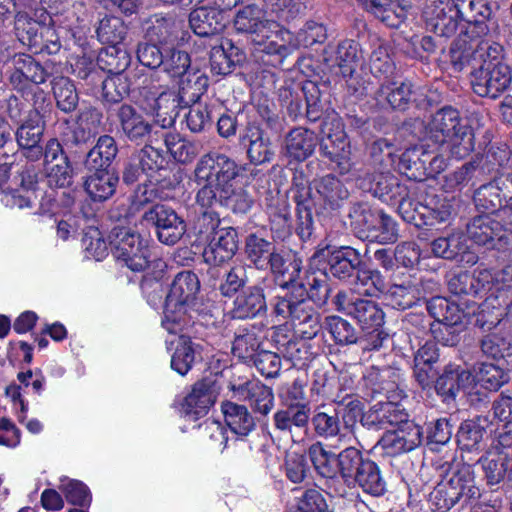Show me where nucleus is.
<instances>
[{
	"label": "nucleus",
	"mask_w": 512,
	"mask_h": 512,
	"mask_svg": "<svg viewBox=\"0 0 512 512\" xmlns=\"http://www.w3.org/2000/svg\"><path fill=\"white\" fill-rule=\"evenodd\" d=\"M164 142L167 151L180 163L192 161L198 153L197 147L193 143L182 139L178 134H166Z\"/></svg>",
	"instance_id": "nucleus-56"
},
{
	"label": "nucleus",
	"mask_w": 512,
	"mask_h": 512,
	"mask_svg": "<svg viewBox=\"0 0 512 512\" xmlns=\"http://www.w3.org/2000/svg\"><path fill=\"white\" fill-rule=\"evenodd\" d=\"M386 402L374 404L362 418L363 425L374 429H387L390 426L399 425L408 418L405 409L399 401L405 397L402 390L385 389Z\"/></svg>",
	"instance_id": "nucleus-18"
},
{
	"label": "nucleus",
	"mask_w": 512,
	"mask_h": 512,
	"mask_svg": "<svg viewBox=\"0 0 512 512\" xmlns=\"http://www.w3.org/2000/svg\"><path fill=\"white\" fill-rule=\"evenodd\" d=\"M385 283L380 272L376 270H362L357 274L355 289L351 290L357 296H375L382 292Z\"/></svg>",
	"instance_id": "nucleus-57"
},
{
	"label": "nucleus",
	"mask_w": 512,
	"mask_h": 512,
	"mask_svg": "<svg viewBox=\"0 0 512 512\" xmlns=\"http://www.w3.org/2000/svg\"><path fill=\"white\" fill-rule=\"evenodd\" d=\"M271 250H273V244L264 238L255 234L246 238V256L258 269L268 267V257L271 256Z\"/></svg>",
	"instance_id": "nucleus-54"
},
{
	"label": "nucleus",
	"mask_w": 512,
	"mask_h": 512,
	"mask_svg": "<svg viewBox=\"0 0 512 512\" xmlns=\"http://www.w3.org/2000/svg\"><path fill=\"white\" fill-rule=\"evenodd\" d=\"M189 14V24L193 32L201 37H210L222 33L229 20L204 0Z\"/></svg>",
	"instance_id": "nucleus-25"
},
{
	"label": "nucleus",
	"mask_w": 512,
	"mask_h": 512,
	"mask_svg": "<svg viewBox=\"0 0 512 512\" xmlns=\"http://www.w3.org/2000/svg\"><path fill=\"white\" fill-rule=\"evenodd\" d=\"M311 190L315 191L313 197L316 202L331 209L338 207L340 202L349 195L344 184L333 175L315 179L312 182Z\"/></svg>",
	"instance_id": "nucleus-35"
},
{
	"label": "nucleus",
	"mask_w": 512,
	"mask_h": 512,
	"mask_svg": "<svg viewBox=\"0 0 512 512\" xmlns=\"http://www.w3.org/2000/svg\"><path fill=\"white\" fill-rule=\"evenodd\" d=\"M141 173H145L146 180L142 191L143 200L151 201L154 197L167 198L169 193L178 183L177 177L168 167V163L160 150L145 146L138 154Z\"/></svg>",
	"instance_id": "nucleus-6"
},
{
	"label": "nucleus",
	"mask_w": 512,
	"mask_h": 512,
	"mask_svg": "<svg viewBox=\"0 0 512 512\" xmlns=\"http://www.w3.org/2000/svg\"><path fill=\"white\" fill-rule=\"evenodd\" d=\"M11 65L10 83L19 91L30 85H40L48 77L46 70L34 58L25 53L14 54L9 60Z\"/></svg>",
	"instance_id": "nucleus-21"
},
{
	"label": "nucleus",
	"mask_w": 512,
	"mask_h": 512,
	"mask_svg": "<svg viewBox=\"0 0 512 512\" xmlns=\"http://www.w3.org/2000/svg\"><path fill=\"white\" fill-rule=\"evenodd\" d=\"M237 250V231L232 227L219 228L204 249L203 258L207 264L218 266L232 259Z\"/></svg>",
	"instance_id": "nucleus-24"
},
{
	"label": "nucleus",
	"mask_w": 512,
	"mask_h": 512,
	"mask_svg": "<svg viewBox=\"0 0 512 512\" xmlns=\"http://www.w3.org/2000/svg\"><path fill=\"white\" fill-rule=\"evenodd\" d=\"M100 61L105 63L110 74H125L131 56L125 49L112 45L101 54Z\"/></svg>",
	"instance_id": "nucleus-63"
},
{
	"label": "nucleus",
	"mask_w": 512,
	"mask_h": 512,
	"mask_svg": "<svg viewBox=\"0 0 512 512\" xmlns=\"http://www.w3.org/2000/svg\"><path fill=\"white\" fill-rule=\"evenodd\" d=\"M34 4L33 0H29L26 10L17 11L15 16V34L23 45L30 48L41 45L44 37L54 36L52 27L33 19L32 13L36 15Z\"/></svg>",
	"instance_id": "nucleus-22"
},
{
	"label": "nucleus",
	"mask_w": 512,
	"mask_h": 512,
	"mask_svg": "<svg viewBox=\"0 0 512 512\" xmlns=\"http://www.w3.org/2000/svg\"><path fill=\"white\" fill-rule=\"evenodd\" d=\"M118 119L122 132L131 141L143 140L151 131L150 123L130 105L119 108Z\"/></svg>",
	"instance_id": "nucleus-39"
},
{
	"label": "nucleus",
	"mask_w": 512,
	"mask_h": 512,
	"mask_svg": "<svg viewBox=\"0 0 512 512\" xmlns=\"http://www.w3.org/2000/svg\"><path fill=\"white\" fill-rule=\"evenodd\" d=\"M242 144L247 148V156L255 165L270 162L274 156L270 138L258 126L250 125L241 137Z\"/></svg>",
	"instance_id": "nucleus-34"
},
{
	"label": "nucleus",
	"mask_w": 512,
	"mask_h": 512,
	"mask_svg": "<svg viewBox=\"0 0 512 512\" xmlns=\"http://www.w3.org/2000/svg\"><path fill=\"white\" fill-rule=\"evenodd\" d=\"M221 409L231 433L246 436L253 430L254 419L245 406L227 401Z\"/></svg>",
	"instance_id": "nucleus-40"
},
{
	"label": "nucleus",
	"mask_w": 512,
	"mask_h": 512,
	"mask_svg": "<svg viewBox=\"0 0 512 512\" xmlns=\"http://www.w3.org/2000/svg\"><path fill=\"white\" fill-rule=\"evenodd\" d=\"M461 13H466V0H432L423 10V18L427 30L448 38L457 31Z\"/></svg>",
	"instance_id": "nucleus-11"
},
{
	"label": "nucleus",
	"mask_w": 512,
	"mask_h": 512,
	"mask_svg": "<svg viewBox=\"0 0 512 512\" xmlns=\"http://www.w3.org/2000/svg\"><path fill=\"white\" fill-rule=\"evenodd\" d=\"M481 350L489 358L512 364V341L506 336L496 333L484 336L481 341Z\"/></svg>",
	"instance_id": "nucleus-51"
},
{
	"label": "nucleus",
	"mask_w": 512,
	"mask_h": 512,
	"mask_svg": "<svg viewBox=\"0 0 512 512\" xmlns=\"http://www.w3.org/2000/svg\"><path fill=\"white\" fill-rule=\"evenodd\" d=\"M473 199L478 210L496 214L512 227V173L481 185L475 190Z\"/></svg>",
	"instance_id": "nucleus-8"
},
{
	"label": "nucleus",
	"mask_w": 512,
	"mask_h": 512,
	"mask_svg": "<svg viewBox=\"0 0 512 512\" xmlns=\"http://www.w3.org/2000/svg\"><path fill=\"white\" fill-rule=\"evenodd\" d=\"M43 131L42 115H38L37 112L27 114L15 133L19 147H31L34 144H39Z\"/></svg>",
	"instance_id": "nucleus-49"
},
{
	"label": "nucleus",
	"mask_w": 512,
	"mask_h": 512,
	"mask_svg": "<svg viewBox=\"0 0 512 512\" xmlns=\"http://www.w3.org/2000/svg\"><path fill=\"white\" fill-rule=\"evenodd\" d=\"M479 462L489 485H497L505 478L512 482V448L500 449L496 446Z\"/></svg>",
	"instance_id": "nucleus-27"
},
{
	"label": "nucleus",
	"mask_w": 512,
	"mask_h": 512,
	"mask_svg": "<svg viewBox=\"0 0 512 512\" xmlns=\"http://www.w3.org/2000/svg\"><path fill=\"white\" fill-rule=\"evenodd\" d=\"M444 477L455 492L459 502L462 500L467 503L480 497V489L476 484L475 473L472 466L468 464H457L453 466Z\"/></svg>",
	"instance_id": "nucleus-29"
},
{
	"label": "nucleus",
	"mask_w": 512,
	"mask_h": 512,
	"mask_svg": "<svg viewBox=\"0 0 512 512\" xmlns=\"http://www.w3.org/2000/svg\"><path fill=\"white\" fill-rule=\"evenodd\" d=\"M216 398L217 393L212 383L197 382L181 402L180 414L186 420L196 421L208 413Z\"/></svg>",
	"instance_id": "nucleus-23"
},
{
	"label": "nucleus",
	"mask_w": 512,
	"mask_h": 512,
	"mask_svg": "<svg viewBox=\"0 0 512 512\" xmlns=\"http://www.w3.org/2000/svg\"><path fill=\"white\" fill-rule=\"evenodd\" d=\"M233 26L238 33L252 35L256 51L276 55L280 63L295 46L291 33L277 22L266 20L264 10L256 4L240 8L233 18Z\"/></svg>",
	"instance_id": "nucleus-2"
},
{
	"label": "nucleus",
	"mask_w": 512,
	"mask_h": 512,
	"mask_svg": "<svg viewBox=\"0 0 512 512\" xmlns=\"http://www.w3.org/2000/svg\"><path fill=\"white\" fill-rule=\"evenodd\" d=\"M474 383L475 377L470 371L449 363L436 380L435 389L444 397L454 398L460 391L469 392Z\"/></svg>",
	"instance_id": "nucleus-28"
},
{
	"label": "nucleus",
	"mask_w": 512,
	"mask_h": 512,
	"mask_svg": "<svg viewBox=\"0 0 512 512\" xmlns=\"http://www.w3.org/2000/svg\"><path fill=\"white\" fill-rule=\"evenodd\" d=\"M412 94L410 82H396L385 80L377 92V100L386 101L394 109H404Z\"/></svg>",
	"instance_id": "nucleus-43"
},
{
	"label": "nucleus",
	"mask_w": 512,
	"mask_h": 512,
	"mask_svg": "<svg viewBox=\"0 0 512 512\" xmlns=\"http://www.w3.org/2000/svg\"><path fill=\"white\" fill-rule=\"evenodd\" d=\"M426 143L420 147H414L403 153V160L413 162L415 166L419 165L424 170L427 177H435L437 174L445 170L447 166V158L453 157L451 153L445 152L439 146H434L431 151L424 147Z\"/></svg>",
	"instance_id": "nucleus-30"
},
{
	"label": "nucleus",
	"mask_w": 512,
	"mask_h": 512,
	"mask_svg": "<svg viewBox=\"0 0 512 512\" xmlns=\"http://www.w3.org/2000/svg\"><path fill=\"white\" fill-rule=\"evenodd\" d=\"M325 327L338 344H353L357 342L354 327L339 316L326 317Z\"/></svg>",
	"instance_id": "nucleus-62"
},
{
	"label": "nucleus",
	"mask_w": 512,
	"mask_h": 512,
	"mask_svg": "<svg viewBox=\"0 0 512 512\" xmlns=\"http://www.w3.org/2000/svg\"><path fill=\"white\" fill-rule=\"evenodd\" d=\"M430 314L438 323L461 324L463 311L459 305L443 297H435L428 303Z\"/></svg>",
	"instance_id": "nucleus-52"
},
{
	"label": "nucleus",
	"mask_w": 512,
	"mask_h": 512,
	"mask_svg": "<svg viewBox=\"0 0 512 512\" xmlns=\"http://www.w3.org/2000/svg\"><path fill=\"white\" fill-rule=\"evenodd\" d=\"M491 10L484 0L466 1V13H461L462 21L466 22L465 31L458 38L476 35L487 36L490 33Z\"/></svg>",
	"instance_id": "nucleus-32"
},
{
	"label": "nucleus",
	"mask_w": 512,
	"mask_h": 512,
	"mask_svg": "<svg viewBox=\"0 0 512 512\" xmlns=\"http://www.w3.org/2000/svg\"><path fill=\"white\" fill-rule=\"evenodd\" d=\"M131 85L126 74H111L103 81V97L107 102L117 103L129 94Z\"/></svg>",
	"instance_id": "nucleus-58"
},
{
	"label": "nucleus",
	"mask_w": 512,
	"mask_h": 512,
	"mask_svg": "<svg viewBox=\"0 0 512 512\" xmlns=\"http://www.w3.org/2000/svg\"><path fill=\"white\" fill-rule=\"evenodd\" d=\"M117 152L118 148L114 138L103 135L99 137L96 145L87 154L86 165L89 168L107 169Z\"/></svg>",
	"instance_id": "nucleus-45"
},
{
	"label": "nucleus",
	"mask_w": 512,
	"mask_h": 512,
	"mask_svg": "<svg viewBox=\"0 0 512 512\" xmlns=\"http://www.w3.org/2000/svg\"><path fill=\"white\" fill-rule=\"evenodd\" d=\"M429 502L434 510L439 512H446L459 501L450 484L443 476L442 479L434 487V489L430 492Z\"/></svg>",
	"instance_id": "nucleus-59"
},
{
	"label": "nucleus",
	"mask_w": 512,
	"mask_h": 512,
	"mask_svg": "<svg viewBox=\"0 0 512 512\" xmlns=\"http://www.w3.org/2000/svg\"><path fill=\"white\" fill-rule=\"evenodd\" d=\"M506 315V304L498 296L491 294L479 305L476 323L483 329L496 327Z\"/></svg>",
	"instance_id": "nucleus-47"
},
{
	"label": "nucleus",
	"mask_w": 512,
	"mask_h": 512,
	"mask_svg": "<svg viewBox=\"0 0 512 512\" xmlns=\"http://www.w3.org/2000/svg\"><path fill=\"white\" fill-rule=\"evenodd\" d=\"M371 218V225L368 224V219L365 217L367 224L368 237L381 244H388L396 242L398 238L397 225L395 221L384 213L373 214L370 211L367 213Z\"/></svg>",
	"instance_id": "nucleus-42"
},
{
	"label": "nucleus",
	"mask_w": 512,
	"mask_h": 512,
	"mask_svg": "<svg viewBox=\"0 0 512 512\" xmlns=\"http://www.w3.org/2000/svg\"><path fill=\"white\" fill-rule=\"evenodd\" d=\"M477 377L481 386L490 391L498 390L509 381V376L504 368L491 363H482Z\"/></svg>",
	"instance_id": "nucleus-60"
},
{
	"label": "nucleus",
	"mask_w": 512,
	"mask_h": 512,
	"mask_svg": "<svg viewBox=\"0 0 512 512\" xmlns=\"http://www.w3.org/2000/svg\"><path fill=\"white\" fill-rule=\"evenodd\" d=\"M282 469L286 478L295 484L304 482L311 474L307 456L303 452L295 450H288L285 453Z\"/></svg>",
	"instance_id": "nucleus-48"
},
{
	"label": "nucleus",
	"mask_w": 512,
	"mask_h": 512,
	"mask_svg": "<svg viewBox=\"0 0 512 512\" xmlns=\"http://www.w3.org/2000/svg\"><path fill=\"white\" fill-rule=\"evenodd\" d=\"M191 64L190 56L187 52L171 49L165 53L163 61V71L170 77H181L189 69Z\"/></svg>",
	"instance_id": "nucleus-64"
},
{
	"label": "nucleus",
	"mask_w": 512,
	"mask_h": 512,
	"mask_svg": "<svg viewBox=\"0 0 512 512\" xmlns=\"http://www.w3.org/2000/svg\"><path fill=\"white\" fill-rule=\"evenodd\" d=\"M362 58L359 44L354 40H344L339 43L336 60L344 76H352L357 63Z\"/></svg>",
	"instance_id": "nucleus-55"
},
{
	"label": "nucleus",
	"mask_w": 512,
	"mask_h": 512,
	"mask_svg": "<svg viewBox=\"0 0 512 512\" xmlns=\"http://www.w3.org/2000/svg\"><path fill=\"white\" fill-rule=\"evenodd\" d=\"M327 261L329 273L338 279L350 277L361 262L357 250L346 246L333 250Z\"/></svg>",
	"instance_id": "nucleus-38"
},
{
	"label": "nucleus",
	"mask_w": 512,
	"mask_h": 512,
	"mask_svg": "<svg viewBox=\"0 0 512 512\" xmlns=\"http://www.w3.org/2000/svg\"><path fill=\"white\" fill-rule=\"evenodd\" d=\"M369 13L385 25L397 28L412 7L411 0H357Z\"/></svg>",
	"instance_id": "nucleus-26"
},
{
	"label": "nucleus",
	"mask_w": 512,
	"mask_h": 512,
	"mask_svg": "<svg viewBox=\"0 0 512 512\" xmlns=\"http://www.w3.org/2000/svg\"><path fill=\"white\" fill-rule=\"evenodd\" d=\"M87 176L84 189L97 202L108 200L116 191L119 182L117 174L109 169H97Z\"/></svg>",
	"instance_id": "nucleus-36"
},
{
	"label": "nucleus",
	"mask_w": 512,
	"mask_h": 512,
	"mask_svg": "<svg viewBox=\"0 0 512 512\" xmlns=\"http://www.w3.org/2000/svg\"><path fill=\"white\" fill-rule=\"evenodd\" d=\"M96 33L102 43L112 46L124 40L127 34V27L121 18L105 16L99 21Z\"/></svg>",
	"instance_id": "nucleus-53"
},
{
	"label": "nucleus",
	"mask_w": 512,
	"mask_h": 512,
	"mask_svg": "<svg viewBox=\"0 0 512 512\" xmlns=\"http://www.w3.org/2000/svg\"><path fill=\"white\" fill-rule=\"evenodd\" d=\"M44 167L50 187L66 188L71 185L72 169L61 144L56 139H50L46 144Z\"/></svg>",
	"instance_id": "nucleus-20"
},
{
	"label": "nucleus",
	"mask_w": 512,
	"mask_h": 512,
	"mask_svg": "<svg viewBox=\"0 0 512 512\" xmlns=\"http://www.w3.org/2000/svg\"><path fill=\"white\" fill-rule=\"evenodd\" d=\"M308 456L319 475L334 478L340 474L348 485L352 484L358 471L369 460L355 447H347L336 455L321 442H315L308 448Z\"/></svg>",
	"instance_id": "nucleus-5"
},
{
	"label": "nucleus",
	"mask_w": 512,
	"mask_h": 512,
	"mask_svg": "<svg viewBox=\"0 0 512 512\" xmlns=\"http://www.w3.org/2000/svg\"><path fill=\"white\" fill-rule=\"evenodd\" d=\"M237 163L225 154L213 152L203 155L196 164L194 181L199 189L196 199L202 207L219 203L234 213H247L252 198L242 188L235 189L233 180L239 175Z\"/></svg>",
	"instance_id": "nucleus-1"
},
{
	"label": "nucleus",
	"mask_w": 512,
	"mask_h": 512,
	"mask_svg": "<svg viewBox=\"0 0 512 512\" xmlns=\"http://www.w3.org/2000/svg\"><path fill=\"white\" fill-rule=\"evenodd\" d=\"M315 146V134L301 127L291 130L285 137V155L291 160L304 161L312 155Z\"/></svg>",
	"instance_id": "nucleus-37"
},
{
	"label": "nucleus",
	"mask_w": 512,
	"mask_h": 512,
	"mask_svg": "<svg viewBox=\"0 0 512 512\" xmlns=\"http://www.w3.org/2000/svg\"><path fill=\"white\" fill-rule=\"evenodd\" d=\"M310 419V407L307 403L289 404L277 410L273 415L274 427L291 437L297 430L306 429Z\"/></svg>",
	"instance_id": "nucleus-33"
},
{
	"label": "nucleus",
	"mask_w": 512,
	"mask_h": 512,
	"mask_svg": "<svg viewBox=\"0 0 512 512\" xmlns=\"http://www.w3.org/2000/svg\"><path fill=\"white\" fill-rule=\"evenodd\" d=\"M143 219L156 227L159 241L166 245L177 243L186 231L184 221L165 205L158 204L149 208L144 212Z\"/></svg>",
	"instance_id": "nucleus-19"
},
{
	"label": "nucleus",
	"mask_w": 512,
	"mask_h": 512,
	"mask_svg": "<svg viewBox=\"0 0 512 512\" xmlns=\"http://www.w3.org/2000/svg\"><path fill=\"white\" fill-rule=\"evenodd\" d=\"M52 90L60 110L70 113L76 109L79 97L73 82L68 77H55L52 80Z\"/></svg>",
	"instance_id": "nucleus-50"
},
{
	"label": "nucleus",
	"mask_w": 512,
	"mask_h": 512,
	"mask_svg": "<svg viewBox=\"0 0 512 512\" xmlns=\"http://www.w3.org/2000/svg\"><path fill=\"white\" fill-rule=\"evenodd\" d=\"M197 357H201L200 346L181 334L171 357V368L184 376L191 370Z\"/></svg>",
	"instance_id": "nucleus-41"
},
{
	"label": "nucleus",
	"mask_w": 512,
	"mask_h": 512,
	"mask_svg": "<svg viewBox=\"0 0 512 512\" xmlns=\"http://www.w3.org/2000/svg\"><path fill=\"white\" fill-rule=\"evenodd\" d=\"M486 433L483 426L473 420L465 421L461 424L457 433V442L462 450L472 451L478 448Z\"/></svg>",
	"instance_id": "nucleus-61"
},
{
	"label": "nucleus",
	"mask_w": 512,
	"mask_h": 512,
	"mask_svg": "<svg viewBox=\"0 0 512 512\" xmlns=\"http://www.w3.org/2000/svg\"><path fill=\"white\" fill-rule=\"evenodd\" d=\"M112 252L117 260L136 272L148 266L151 256L148 239L126 228L116 233Z\"/></svg>",
	"instance_id": "nucleus-14"
},
{
	"label": "nucleus",
	"mask_w": 512,
	"mask_h": 512,
	"mask_svg": "<svg viewBox=\"0 0 512 512\" xmlns=\"http://www.w3.org/2000/svg\"><path fill=\"white\" fill-rule=\"evenodd\" d=\"M338 311L353 317L363 331L375 332L384 323V312L379 305L357 296L352 291H339L334 299Z\"/></svg>",
	"instance_id": "nucleus-12"
},
{
	"label": "nucleus",
	"mask_w": 512,
	"mask_h": 512,
	"mask_svg": "<svg viewBox=\"0 0 512 512\" xmlns=\"http://www.w3.org/2000/svg\"><path fill=\"white\" fill-rule=\"evenodd\" d=\"M267 304L263 289L250 286L236 296L230 314L234 319H252L264 314Z\"/></svg>",
	"instance_id": "nucleus-31"
},
{
	"label": "nucleus",
	"mask_w": 512,
	"mask_h": 512,
	"mask_svg": "<svg viewBox=\"0 0 512 512\" xmlns=\"http://www.w3.org/2000/svg\"><path fill=\"white\" fill-rule=\"evenodd\" d=\"M452 57L462 64L474 61L481 64H505L503 47L492 40L491 32L487 36L477 34L468 38H457L451 47Z\"/></svg>",
	"instance_id": "nucleus-10"
},
{
	"label": "nucleus",
	"mask_w": 512,
	"mask_h": 512,
	"mask_svg": "<svg viewBox=\"0 0 512 512\" xmlns=\"http://www.w3.org/2000/svg\"><path fill=\"white\" fill-rule=\"evenodd\" d=\"M142 97L141 105L148 113L154 115L157 123L162 128L173 125L177 116L178 97L174 91L162 89L160 87L148 86L142 87L140 91Z\"/></svg>",
	"instance_id": "nucleus-17"
},
{
	"label": "nucleus",
	"mask_w": 512,
	"mask_h": 512,
	"mask_svg": "<svg viewBox=\"0 0 512 512\" xmlns=\"http://www.w3.org/2000/svg\"><path fill=\"white\" fill-rule=\"evenodd\" d=\"M346 407L348 411L343 415V428H341L337 412L315 410L311 418L314 432L324 439L338 437L339 441H350L354 437V426L361 413L360 402L350 401Z\"/></svg>",
	"instance_id": "nucleus-13"
},
{
	"label": "nucleus",
	"mask_w": 512,
	"mask_h": 512,
	"mask_svg": "<svg viewBox=\"0 0 512 512\" xmlns=\"http://www.w3.org/2000/svg\"><path fill=\"white\" fill-rule=\"evenodd\" d=\"M320 142V153L333 162L341 174L352 168L351 145L339 119L326 122Z\"/></svg>",
	"instance_id": "nucleus-15"
},
{
	"label": "nucleus",
	"mask_w": 512,
	"mask_h": 512,
	"mask_svg": "<svg viewBox=\"0 0 512 512\" xmlns=\"http://www.w3.org/2000/svg\"><path fill=\"white\" fill-rule=\"evenodd\" d=\"M426 147L439 146L454 158L466 157L474 149V133L451 107L437 111L425 127Z\"/></svg>",
	"instance_id": "nucleus-3"
},
{
	"label": "nucleus",
	"mask_w": 512,
	"mask_h": 512,
	"mask_svg": "<svg viewBox=\"0 0 512 512\" xmlns=\"http://www.w3.org/2000/svg\"><path fill=\"white\" fill-rule=\"evenodd\" d=\"M309 297L318 303L326 302L329 297L328 285L314 279L313 284H311L310 293L307 292L304 285H299L296 289V301L288 319L293 323L296 332L303 339H312L317 335L321 327L319 315L310 304Z\"/></svg>",
	"instance_id": "nucleus-7"
},
{
	"label": "nucleus",
	"mask_w": 512,
	"mask_h": 512,
	"mask_svg": "<svg viewBox=\"0 0 512 512\" xmlns=\"http://www.w3.org/2000/svg\"><path fill=\"white\" fill-rule=\"evenodd\" d=\"M496 214L475 216L467 224V235L477 245L499 252H512V227Z\"/></svg>",
	"instance_id": "nucleus-9"
},
{
	"label": "nucleus",
	"mask_w": 512,
	"mask_h": 512,
	"mask_svg": "<svg viewBox=\"0 0 512 512\" xmlns=\"http://www.w3.org/2000/svg\"><path fill=\"white\" fill-rule=\"evenodd\" d=\"M179 25L172 17L155 15L146 30L150 42L158 44L174 43L178 39Z\"/></svg>",
	"instance_id": "nucleus-46"
},
{
	"label": "nucleus",
	"mask_w": 512,
	"mask_h": 512,
	"mask_svg": "<svg viewBox=\"0 0 512 512\" xmlns=\"http://www.w3.org/2000/svg\"><path fill=\"white\" fill-rule=\"evenodd\" d=\"M512 82V70L505 64H481L472 75L474 92L481 97L496 98L506 91Z\"/></svg>",
	"instance_id": "nucleus-16"
},
{
	"label": "nucleus",
	"mask_w": 512,
	"mask_h": 512,
	"mask_svg": "<svg viewBox=\"0 0 512 512\" xmlns=\"http://www.w3.org/2000/svg\"><path fill=\"white\" fill-rule=\"evenodd\" d=\"M200 288L198 277L191 271H183L174 278L167 295L162 326L170 334L182 333L192 323L188 309Z\"/></svg>",
	"instance_id": "nucleus-4"
},
{
	"label": "nucleus",
	"mask_w": 512,
	"mask_h": 512,
	"mask_svg": "<svg viewBox=\"0 0 512 512\" xmlns=\"http://www.w3.org/2000/svg\"><path fill=\"white\" fill-rule=\"evenodd\" d=\"M352 484L358 485L365 493L373 496L382 495L386 489V483L381 476L379 467L370 459L358 471Z\"/></svg>",
	"instance_id": "nucleus-44"
}]
</instances>
